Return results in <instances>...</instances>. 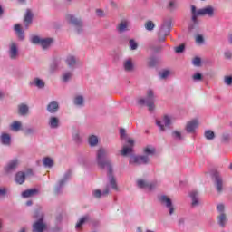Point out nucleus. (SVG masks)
<instances>
[{"instance_id":"obj_1","label":"nucleus","mask_w":232,"mask_h":232,"mask_svg":"<svg viewBox=\"0 0 232 232\" xmlns=\"http://www.w3.org/2000/svg\"><path fill=\"white\" fill-rule=\"evenodd\" d=\"M191 15L193 25L198 24V17L200 15L202 17L208 15V17H215V7L208 5L201 9H198L195 5H191Z\"/></svg>"},{"instance_id":"obj_2","label":"nucleus","mask_w":232,"mask_h":232,"mask_svg":"<svg viewBox=\"0 0 232 232\" xmlns=\"http://www.w3.org/2000/svg\"><path fill=\"white\" fill-rule=\"evenodd\" d=\"M108 150L104 149L103 147H101L96 151V160L101 169H104V168H107L109 171H111V161L108 160Z\"/></svg>"},{"instance_id":"obj_3","label":"nucleus","mask_w":232,"mask_h":232,"mask_svg":"<svg viewBox=\"0 0 232 232\" xmlns=\"http://www.w3.org/2000/svg\"><path fill=\"white\" fill-rule=\"evenodd\" d=\"M120 137L121 140H125L127 144L123 145V148L121 151L122 157H128V155H131L133 153V146H135V140L130 138L128 134H126V130H120Z\"/></svg>"},{"instance_id":"obj_4","label":"nucleus","mask_w":232,"mask_h":232,"mask_svg":"<svg viewBox=\"0 0 232 232\" xmlns=\"http://www.w3.org/2000/svg\"><path fill=\"white\" fill-rule=\"evenodd\" d=\"M171 32V20H165L158 31V40L160 43L166 42V37Z\"/></svg>"},{"instance_id":"obj_5","label":"nucleus","mask_w":232,"mask_h":232,"mask_svg":"<svg viewBox=\"0 0 232 232\" xmlns=\"http://www.w3.org/2000/svg\"><path fill=\"white\" fill-rule=\"evenodd\" d=\"M138 104H146L149 111L152 112L155 110V94L152 90L147 91L146 99L140 98L138 100Z\"/></svg>"},{"instance_id":"obj_6","label":"nucleus","mask_w":232,"mask_h":232,"mask_svg":"<svg viewBox=\"0 0 232 232\" xmlns=\"http://www.w3.org/2000/svg\"><path fill=\"white\" fill-rule=\"evenodd\" d=\"M213 179H214V186L216 188V191L218 193H222L224 189H226V181H224V178H222V174L218 171H215L213 173Z\"/></svg>"},{"instance_id":"obj_7","label":"nucleus","mask_w":232,"mask_h":232,"mask_svg":"<svg viewBox=\"0 0 232 232\" xmlns=\"http://www.w3.org/2000/svg\"><path fill=\"white\" fill-rule=\"evenodd\" d=\"M34 218H38V220L33 224V232H44L46 229V224L44 221V214L36 212Z\"/></svg>"},{"instance_id":"obj_8","label":"nucleus","mask_w":232,"mask_h":232,"mask_svg":"<svg viewBox=\"0 0 232 232\" xmlns=\"http://www.w3.org/2000/svg\"><path fill=\"white\" fill-rule=\"evenodd\" d=\"M31 43H33V44H40L44 50H46L47 48H50L53 40L52 38L41 39L39 36H33L31 38Z\"/></svg>"},{"instance_id":"obj_9","label":"nucleus","mask_w":232,"mask_h":232,"mask_svg":"<svg viewBox=\"0 0 232 232\" xmlns=\"http://www.w3.org/2000/svg\"><path fill=\"white\" fill-rule=\"evenodd\" d=\"M65 19L70 24L75 26L77 33L81 34L82 32V21L72 14H66Z\"/></svg>"},{"instance_id":"obj_10","label":"nucleus","mask_w":232,"mask_h":232,"mask_svg":"<svg viewBox=\"0 0 232 232\" xmlns=\"http://www.w3.org/2000/svg\"><path fill=\"white\" fill-rule=\"evenodd\" d=\"M171 116L166 114L163 116L162 121L157 120L156 124L160 128V131H164L166 128H171Z\"/></svg>"},{"instance_id":"obj_11","label":"nucleus","mask_w":232,"mask_h":232,"mask_svg":"<svg viewBox=\"0 0 232 232\" xmlns=\"http://www.w3.org/2000/svg\"><path fill=\"white\" fill-rule=\"evenodd\" d=\"M160 201L162 206H166L169 215H173V213H175V206H173V202L168 196L160 197Z\"/></svg>"},{"instance_id":"obj_12","label":"nucleus","mask_w":232,"mask_h":232,"mask_svg":"<svg viewBox=\"0 0 232 232\" xmlns=\"http://www.w3.org/2000/svg\"><path fill=\"white\" fill-rule=\"evenodd\" d=\"M8 53L10 59H12L13 61L19 59V47L17 46V44H15V42L10 43Z\"/></svg>"},{"instance_id":"obj_13","label":"nucleus","mask_w":232,"mask_h":232,"mask_svg":"<svg viewBox=\"0 0 232 232\" xmlns=\"http://www.w3.org/2000/svg\"><path fill=\"white\" fill-rule=\"evenodd\" d=\"M150 162V158L148 156H138V157H132L130 160V164H137L140 166V164H148Z\"/></svg>"},{"instance_id":"obj_14","label":"nucleus","mask_w":232,"mask_h":232,"mask_svg":"<svg viewBox=\"0 0 232 232\" xmlns=\"http://www.w3.org/2000/svg\"><path fill=\"white\" fill-rule=\"evenodd\" d=\"M137 185L139 188L149 189V191H151V189H155V188H157V182H148L142 179H139L137 181Z\"/></svg>"},{"instance_id":"obj_15","label":"nucleus","mask_w":232,"mask_h":232,"mask_svg":"<svg viewBox=\"0 0 232 232\" xmlns=\"http://www.w3.org/2000/svg\"><path fill=\"white\" fill-rule=\"evenodd\" d=\"M17 166H19V160H11L7 166L5 167V173H12V171H15L17 169Z\"/></svg>"},{"instance_id":"obj_16","label":"nucleus","mask_w":232,"mask_h":232,"mask_svg":"<svg viewBox=\"0 0 232 232\" xmlns=\"http://www.w3.org/2000/svg\"><path fill=\"white\" fill-rule=\"evenodd\" d=\"M198 127V121L192 120L187 123L186 130L188 133H195V130Z\"/></svg>"},{"instance_id":"obj_17","label":"nucleus","mask_w":232,"mask_h":232,"mask_svg":"<svg viewBox=\"0 0 232 232\" xmlns=\"http://www.w3.org/2000/svg\"><path fill=\"white\" fill-rule=\"evenodd\" d=\"M107 171H108L107 175L110 180L111 187L112 188V189H115V191H117L119 188L117 187V181L115 180V178H113V169H111V171L110 169H107Z\"/></svg>"},{"instance_id":"obj_18","label":"nucleus","mask_w":232,"mask_h":232,"mask_svg":"<svg viewBox=\"0 0 232 232\" xmlns=\"http://www.w3.org/2000/svg\"><path fill=\"white\" fill-rule=\"evenodd\" d=\"M217 220L220 227H226V224H227V215H226V213H221L217 217Z\"/></svg>"},{"instance_id":"obj_19","label":"nucleus","mask_w":232,"mask_h":232,"mask_svg":"<svg viewBox=\"0 0 232 232\" xmlns=\"http://www.w3.org/2000/svg\"><path fill=\"white\" fill-rule=\"evenodd\" d=\"M47 111L49 113H57L59 111V102L57 101H52L48 105H47Z\"/></svg>"},{"instance_id":"obj_20","label":"nucleus","mask_w":232,"mask_h":232,"mask_svg":"<svg viewBox=\"0 0 232 232\" xmlns=\"http://www.w3.org/2000/svg\"><path fill=\"white\" fill-rule=\"evenodd\" d=\"M190 198H192V206L194 208L200 205V199H198V192L197 190L190 192Z\"/></svg>"},{"instance_id":"obj_21","label":"nucleus","mask_w":232,"mask_h":232,"mask_svg":"<svg viewBox=\"0 0 232 232\" xmlns=\"http://www.w3.org/2000/svg\"><path fill=\"white\" fill-rule=\"evenodd\" d=\"M33 17H34V14H32V11H30V9H28L26 11V14H25L24 20V24L25 28H28V26H30V24H32Z\"/></svg>"},{"instance_id":"obj_22","label":"nucleus","mask_w":232,"mask_h":232,"mask_svg":"<svg viewBox=\"0 0 232 232\" xmlns=\"http://www.w3.org/2000/svg\"><path fill=\"white\" fill-rule=\"evenodd\" d=\"M37 193H39V190H37L36 188H31V189H27V190L24 191L22 193V197L24 198H28L30 197H35V195H37Z\"/></svg>"},{"instance_id":"obj_23","label":"nucleus","mask_w":232,"mask_h":232,"mask_svg":"<svg viewBox=\"0 0 232 232\" xmlns=\"http://www.w3.org/2000/svg\"><path fill=\"white\" fill-rule=\"evenodd\" d=\"M10 130L14 132L21 131V130H23V123L21 121H14L10 125Z\"/></svg>"},{"instance_id":"obj_24","label":"nucleus","mask_w":232,"mask_h":232,"mask_svg":"<svg viewBox=\"0 0 232 232\" xmlns=\"http://www.w3.org/2000/svg\"><path fill=\"white\" fill-rule=\"evenodd\" d=\"M14 32L17 34L18 39H20L21 41L24 39V32H23V28H21V24H14Z\"/></svg>"},{"instance_id":"obj_25","label":"nucleus","mask_w":232,"mask_h":232,"mask_svg":"<svg viewBox=\"0 0 232 232\" xmlns=\"http://www.w3.org/2000/svg\"><path fill=\"white\" fill-rule=\"evenodd\" d=\"M90 220H92V218L88 215L82 217L76 224V229H82V226H84L86 222H90Z\"/></svg>"},{"instance_id":"obj_26","label":"nucleus","mask_w":232,"mask_h":232,"mask_svg":"<svg viewBox=\"0 0 232 232\" xmlns=\"http://www.w3.org/2000/svg\"><path fill=\"white\" fill-rule=\"evenodd\" d=\"M26 179V176L24 175V172L20 171L15 175V182H17V184H24V180Z\"/></svg>"},{"instance_id":"obj_27","label":"nucleus","mask_w":232,"mask_h":232,"mask_svg":"<svg viewBox=\"0 0 232 232\" xmlns=\"http://www.w3.org/2000/svg\"><path fill=\"white\" fill-rule=\"evenodd\" d=\"M119 32H127V30H130V22L128 21H122L118 25Z\"/></svg>"},{"instance_id":"obj_28","label":"nucleus","mask_w":232,"mask_h":232,"mask_svg":"<svg viewBox=\"0 0 232 232\" xmlns=\"http://www.w3.org/2000/svg\"><path fill=\"white\" fill-rule=\"evenodd\" d=\"M0 140L2 144H5V146H10L11 137L8 133H3L1 135Z\"/></svg>"},{"instance_id":"obj_29","label":"nucleus","mask_w":232,"mask_h":232,"mask_svg":"<svg viewBox=\"0 0 232 232\" xmlns=\"http://www.w3.org/2000/svg\"><path fill=\"white\" fill-rule=\"evenodd\" d=\"M18 111L20 115H26L28 113V105L21 103L18 105Z\"/></svg>"},{"instance_id":"obj_30","label":"nucleus","mask_w":232,"mask_h":232,"mask_svg":"<svg viewBox=\"0 0 232 232\" xmlns=\"http://www.w3.org/2000/svg\"><path fill=\"white\" fill-rule=\"evenodd\" d=\"M123 66L125 72H131V70H133V62L131 61V59H128L124 62Z\"/></svg>"},{"instance_id":"obj_31","label":"nucleus","mask_w":232,"mask_h":232,"mask_svg":"<svg viewBox=\"0 0 232 232\" xmlns=\"http://www.w3.org/2000/svg\"><path fill=\"white\" fill-rule=\"evenodd\" d=\"M49 126L51 128H59V118L57 117H51L49 121Z\"/></svg>"},{"instance_id":"obj_32","label":"nucleus","mask_w":232,"mask_h":232,"mask_svg":"<svg viewBox=\"0 0 232 232\" xmlns=\"http://www.w3.org/2000/svg\"><path fill=\"white\" fill-rule=\"evenodd\" d=\"M89 144L92 147H95L99 144V138L95 135H92L89 137Z\"/></svg>"},{"instance_id":"obj_33","label":"nucleus","mask_w":232,"mask_h":232,"mask_svg":"<svg viewBox=\"0 0 232 232\" xmlns=\"http://www.w3.org/2000/svg\"><path fill=\"white\" fill-rule=\"evenodd\" d=\"M66 63L71 68H73V66H75V64H77V59H75L73 56H68L66 59Z\"/></svg>"},{"instance_id":"obj_34","label":"nucleus","mask_w":232,"mask_h":232,"mask_svg":"<svg viewBox=\"0 0 232 232\" xmlns=\"http://www.w3.org/2000/svg\"><path fill=\"white\" fill-rule=\"evenodd\" d=\"M145 28L146 30H148L149 32H151L155 29V23H153V21L149 20L145 23Z\"/></svg>"},{"instance_id":"obj_35","label":"nucleus","mask_w":232,"mask_h":232,"mask_svg":"<svg viewBox=\"0 0 232 232\" xmlns=\"http://www.w3.org/2000/svg\"><path fill=\"white\" fill-rule=\"evenodd\" d=\"M68 180V177H64L63 179H62L59 183H58V187L55 188V193H59V189H61V188H63V186H64V184L66 183V181Z\"/></svg>"},{"instance_id":"obj_36","label":"nucleus","mask_w":232,"mask_h":232,"mask_svg":"<svg viewBox=\"0 0 232 232\" xmlns=\"http://www.w3.org/2000/svg\"><path fill=\"white\" fill-rule=\"evenodd\" d=\"M44 166H45V168H52V166H53V160H52L51 158H44Z\"/></svg>"},{"instance_id":"obj_37","label":"nucleus","mask_w":232,"mask_h":232,"mask_svg":"<svg viewBox=\"0 0 232 232\" xmlns=\"http://www.w3.org/2000/svg\"><path fill=\"white\" fill-rule=\"evenodd\" d=\"M72 77H73V73L67 72L63 74L62 79H63V82H68V81H70V79H72Z\"/></svg>"},{"instance_id":"obj_38","label":"nucleus","mask_w":232,"mask_h":232,"mask_svg":"<svg viewBox=\"0 0 232 232\" xmlns=\"http://www.w3.org/2000/svg\"><path fill=\"white\" fill-rule=\"evenodd\" d=\"M33 82L37 88H44V82L39 78H35Z\"/></svg>"},{"instance_id":"obj_39","label":"nucleus","mask_w":232,"mask_h":232,"mask_svg":"<svg viewBox=\"0 0 232 232\" xmlns=\"http://www.w3.org/2000/svg\"><path fill=\"white\" fill-rule=\"evenodd\" d=\"M83 103H84V98H82V96L75 97L74 104H76V106H82Z\"/></svg>"},{"instance_id":"obj_40","label":"nucleus","mask_w":232,"mask_h":232,"mask_svg":"<svg viewBox=\"0 0 232 232\" xmlns=\"http://www.w3.org/2000/svg\"><path fill=\"white\" fill-rule=\"evenodd\" d=\"M205 137L208 140H213V139H215V132H213L212 130H206Z\"/></svg>"},{"instance_id":"obj_41","label":"nucleus","mask_w":232,"mask_h":232,"mask_svg":"<svg viewBox=\"0 0 232 232\" xmlns=\"http://www.w3.org/2000/svg\"><path fill=\"white\" fill-rule=\"evenodd\" d=\"M144 153H146L147 155H153V153H155V148L151 146H147L144 149Z\"/></svg>"},{"instance_id":"obj_42","label":"nucleus","mask_w":232,"mask_h":232,"mask_svg":"<svg viewBox=\"0 0 232 232\" xmlns=\"http://www.w3.org/2000/svg\"><path fill=\"white\" fill-rule=\"evenodd\" d=\"M147 64L150 68H153V66H155V64H157V60L153 57L149 58L148 62H147Z\"/></svg>"},{"instance_id":"obj_43","label":"nucleus","mask_w":232,"mask_h":232,"mask_svg":"<svg viewBox=\"0 0 232 232\" xmlns=\"http://www.w3.org/2000/svg\"><path fill=\"white\" fill-rule=\"evenodd\" d=\"M172 137L174 139H177L178 140H182V133H180L179 131L174 130L172 132Z\"/></svg>"},{"instance_id":"obj_44","label":"nucleus","mask_w":232,"mask_h":232,"mask_svg":"<svg viewBox=\"0 0 232 232\" xmlns=\"http://www.w3.org/2000/svg\"><path fill=\"white\" fill-rule=\"evenodd\" d=\"M139 44L134 40L130 41V50H137Z\"/></svg>"},{"instance_id":"obj_45","label":"nucleus","mask_w":232,"mask_h":232,"mask_svg":"<svg viewBox=\"0 0 232 232\" xmlns=\"http://www.w3.org/2000/svg\"><path fill=\"white\" fill-rule=\"evenodd\" d=\"M92 195L96 198H101V197H102V191H101L100 189H96L92 192Z\"/></svg>"},{"instance_id":"obj_46","label":"nucleus","mask_w":232,"mask_h":232,"mask_svg":"<svg viewBox=\"0 0 232 232\" xmlns=\"http://www.w3.org/2000/svg\"><path fill=\"white\" fill-rule=\"evenodd\" d=\"M194 66H200L202 60L199 57H195L192 61Z\"/></svg>"},{"instance_id":"obj_47","label":"nucleus","mask_w":232,"mask_h":232,"mask_svg":"<svg viewBox=\"0 0 232 232\" xmlns=\"http://www.w3.org/2000/svg\"><path fill=\"white\" fill-rule=\"evenodd\" d=\"M196 43L198 44H204V36L202 35L196 36Z\"/></svg>"},{"instance_id":"obj_48","label":"nucleus","mask_w":232,"mask_h":232,"mask_svg":"<svg viewBox=\"0 0 232 232\" xmlns=\"http://www.w3.org/2000/svg\"><path fill=\"white\" fill-rule=\"evenodd\" d=\"M184 48H185L184 44H181L176 47L175 49L176 53H182V52H184Z\"/></svg>"},{"instance_id":"obj_49","label":"nucleus","mask_w":232,"mask_h":232,"mask_svg":"<svg viewBox=\"0 0 232 232\" xmlns=\"http://www.w3.org/2000/svg\"><path fill=\"white\" fill-rule=\"evenodd\" d=\"M192 79L194 81H202V74L198 72L192 76Z\"/></svg>"},{"instance_id":"obj_50","label":"nucleus","mask_w":232,"mask_h":232,"mask_svg":"<svg viewBox=\"0 0 232 232\" xmlns=\"http://www.w3.org/2000/svg\"><path fill=\"white\" fill-rule=\"evenodd\" d=\"M217 209H218L219 215L222 214V213H226V212H224L225 207H224L223 204L218 205Z\"/></svg>"},{"instance_id":"obj_51","label":"nucleus","mask_w":232,"mask_h":232,"mask_svg":"<svg viewBox=\"0 0 232 232\" xmlns=\"http://www.w3.org/2000/svg\"><path fill=\"white\" fill-rule=\"evenodd\" d=\"M230 139H231V136H229V134H223L222 135V141L223 142H229Z\"/></svg>"},{"instance_id":"obj_52","label":"nucleus","mask_w":232,"mask_h":232,"mask_svg":"<svg viewBox=\"0 0 232 232\" xmlns=\"http://www.w3.org/2000/svg\"><path fill=\"white\" fill-rule=\"evenodd\" d=\"M25 135H32V133H35V129L28 128L24 130Z\"/></svg>"},{"instance_id":"obj_53","label":"nucleus","mask_w":232,"mask_h":232,"mask_svg":"<svg viewBox=\"0 0 232 232\" xmlns=\"http://www.w3.org/2000/svg\"><path fill=\"white\" fill-rule=\"evenodd\" d=\"M225 82H226V84H227L228 86H231V84H232V77H231V76H226V77H225Z\"/></svg>"},{"instance_id":"obj_54","label":"nucleus","mask_w":232,"mask_h":232,"mask_svg":"<svg viewBox=\"0 0 232 232\" xmlns=\"http://www.w3.org/2000/svg\"><path fill=\"white\" fill-rule=\"evenodd\" d=\"M169 75V71H163L161 73H160V77L161 79H167V77Z\"/></svg>"},{"instance_id":"obj_55","label":"nucleus","mask_w":232,"mask_h":232,"mask_svg":"<svg viewBox=\"0 0 232 232\" xmlns=\"http://www.w3.org/2000/svg\"><path fill=\"white\" fill-rule=\"evenodd\" d=\"M6 195V188H0V197H5Z\"/></svg>"},{"instance_id":"obj_56","label":"nucleus","mask_w":232,"mask_h":232,"mask_svg":"<svg viewBox=\"0 0 232 232\" xmlns=\"http://www.w3.org/2000/svg\"><path fill=\"white\" fill-rule=\"evenodd\" d=\"M225 57H226V59H231V57H232V53L229 52V51L226 52V53H225Z\"/></svg>"},{"instance_id":"obj_57","label":"nucleus","mask_w":232,"mask_h":232,"mask_svg":"<svg viewBox=\"0 0 232 232\" xmlns=\"http://www.w3.org/2000/svg\"><path fill=\"white\" fill-rule=\"evenodd\" d=\"M108 193H110V188L107 187V188L103 190V192H102V195L103 197H106V196L108 195Z\"/></svg>"},{"instance_id":"obj_58","label":"nucleus","mask_w":232,"mask_h":232,"mask_svg":"<svg viewBox=\"0 0 232 232\" xmlns=\"http://www.w3.org/2000/svg\"><path fill=\"white\" fill-rule=\"evenodd\" d=\"M168 8L169 10H173V8H175V2H169Z\"/></svg>"},{"instance_id":"obj_59","label":"nucleus","mask_w":232,"mask_h":232,"mask_svg":"<svg viewBox=\"0 0 232 232\" xmlns=\"http://www.w3.org/2000/svg\"><path fill=\"white\" fill-rule=\"evenodd\" d=\"M96 14H97V15H98L99 17H102V10L97 9V10H96Z\"/></svg>"},{"instance_id":"obj_60","label":"nucleus","mask_w":232,"mask_h":232,"mask_svg":"<svg viewBox=\"0 0 232 232\" xmlns=\"http://www.w3.org/2000/svg\"><path fill=\"white\" fill-rule=\"evenodd\" d=\"M4 11H3V6L0 5V17L3 15Z\"/></svg>"},{"instance_id":"obj_61","label":"nucleus","mask_w":232,"mask_h":232,"mask_svg":"<svg viewBox=\"0 0 232 232\" xmlns=\"http://www.w3.org/2000/svg\"><path fill=\"white\" fill-rule=\"evenodd\" d=\"M228 41H229V44H232V34L229 35Z\"/></svg>"},{"instance_id":"obj_62","label":"nucleus","mask_w":232,"mask_h":232,"mask_svg":"<svg viewBox=\"0 0 232 232\" xmlns=\"http://www.w3.org/2000/svg\"><path fill=\"white\" fill-rule=\"evenodd\" d=\"M32 204H33L32 200H29L26 202V206H32Z\"/></svg>"},{"instance_id":"obj_63","label":"nucleus","mask_w":232,"mask_h":232,"mask_svg":"<svg viewBox=\"0 0 232 232\" xmlns=\"http://www.w3.org/2000/svg\"><path fill=\"white\" fill-rule=\"evenodd\" d=\"M19 232H26V228H25V227H23V228L20 229Z\"/></svg>"},{"instance_id":"obj_64","label":"nucleus","mask_w":232,"mask_h":232,"mask_svg":"<svg viewBox=\"0 0 232 232\" xmlns=\"http://www.w3.org/2000/svg\"><path fill=\"white\" fill-rule=\"evenodd\" d=\"M184 222H185L184 218L179 219V224H184Z\"/></svg>"}]
</instances>
